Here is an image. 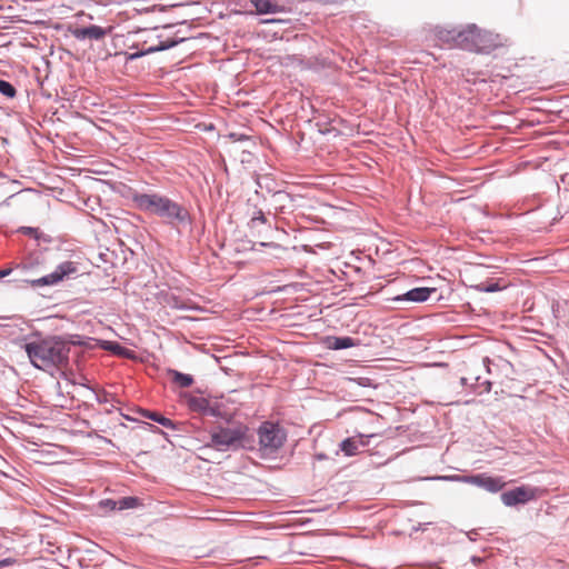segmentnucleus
<instances>
[{
	"instance_id": "1",
	"label": "nucleus",
	"mask_w": 569,
	"mask_h": 569,
	"mask_svg": "<svg viewBox=\"0 0 569 569\" xmlns=\"http://www.w3.org/2000/svg\"><path fill=\"white\" fill-rule=\"evenodd\" d=\"M23 349L32 366L43 371L52 372L69 363L71 348L60 337L31 338L24 342Z\"/></svg>"
},
{
	"instance_id": "2",
	"label": "nucleus",
	"mask_w": 569,
	"mask_h": 569,
	"mask_svg": "<svg viewBox=\"0 0 569 569\" xmlns=\"http://www.w3.org/2000/svg\"><path fill=\"white\" fill-rule=\"evenodd\" d=\"M131 200L138 210L161 218L172 228L179 229L191 222V216L184 206L161 193L133 192Z\"/></svg>"
},
{
	"instance_id": "3",
	"label": "nucleus",
	"mask_w": 569,
	"mask_h": 569,
	"mask_svg": "<svg viewBox=\"0 0 569 569\" xmlns=\"http://www.w3.org/2000/svg\"><path fill=\"white\" fill-rule=\"evenodd\" d=\"M249 429L247 426L217 427L210 432L211 446L219 451L243 448Z\"/></svg>"
},
{
	"instance_id": "4",
	"label": "nucleus",
	"mask_w": 569,
	"mask_h": 569,
	"mask_svg": "<svg viewBox=\"0 0 569 569\" xmlns=\"http://www.w3.org/2000/svg\"><path fill=\"white\" fill-rule=\"evenodd\" d=\"M258 437L261 450L273 453L282 447L287 435L278 423L264 421L258 429Z\"/></svg>"
},
{
	"instance_id": "5",
	"label": "nucleus",
	"mask_w": 569,
	"mask_h": 569,
	"mask_svg": "<svg viewBox=\"0 0 569 569\" xmlns=\"http://www.w3.org/2000/svg\"><path fill=\"white\" fill-rule=\"evenodd\" d=\"M158 39L159 41L157 44L148 47L140 48V41L132 43L129 46L128 51L121 52L120 54L124 56L126 61H133L147 54L173 48L186 40L184 38H164L163 36H159Z\"/></svg>"
},
{
	"instance_id": "6",
	"label": "nucleus",
	"mask_w": 569,
	"mask_h": 569,
	"mask_svg": "<svg viewBox=\"0 0 569 569\" xmlns=\"http://www.w3.org/2000/svg\"><path fill=\"white\" fill-rule=\"evenodd\" d=\"M78 271L79 268L77 262L63 261L59 263L52 272L38 279L29 280L28 282L32 288L56 286L63 279L71 278L73 274L78 273Z\"/></svg>"
},
{
	"instance_id": "7",
	"label": "nucleus",
	"mask_w": 569,
	"mask_h": 569,
	"mask_svg": "<svg viewBox=\"0 0 569 569\" xmlns=\"http://www.w3.org/2000/svg\"><path fill=\"white\" fill-rule=\"evenodd\" d=\"M443 479L459 480L466 483H471L477 487L483 488L489 492H498L505 487V481L500 477H490L486 475L476 476H452L443 477Z\"/></svg>"
},
{
	"instance_id": "8",
	"label": "nucleus",
	"mask_w": 569,
	"mask_h": 569,
	"mask_svg": "<svg viewBox=\"0 0 569 569\" xmlns=\"http://www.w3.org/2000/svg\"><path fill=\"white\" fill-rule=\"evenodd\" d=\"M375 435H356L342 440L339 445L340 450L346 457H353L361 453L369 446L370 439Z\"/></svg>"
},
{
	"instance_id": "9",
	"label": "nucleus",
	"mask_w": 569,
	"mask_h": 569,
	"mask_svg": "<svg viewBox=\"0 0 569 569\" xmlns=\"http://www.w3.org/2000/svg\"><path fill=\"white\" fill-rule=\"evenodd\" d=\"M500 498L502 503L507 507L523 505L535 498V490L525 486L516 487L502 492Z\"/></svg>"
},
{
	"instance_id": "10",
	"label": "nucleus",
	"mask_w": 569,
	"mask_h": 569,
	"mask_svg": "<svg viewBox=\"0 0 569 569\" xmlns=\"http://www.w3.org/2000/svg\"><path fill=\"white\" fill-rule=\"evenodd\" d=\"M473 51L489 53L491 50L496 49L500 42L499 37L489 31L480 30L476 26V41H475Z\"/></svg>"
},
{
	"instance_id": "11",
	"label": "nucleus",
	"mask_w": 569,
	"mask_h": 569,
	"mask_svg": "<svg viewBox=\"0 0 569 569\" xmlns=\"http://www.w3.org/2000/svg\"><path fill=\"white\" fill-rule=\"evenodd\" d=\"M107 29L97 24H90L88 27L76 28L74 30H72V36L80 41L87 39L99 41L103 39L107 36Z\"/></svg>"
},
{
	"instance_id": "12",
	"label": "nucleus",
	"mask_w": 569,
	"mask_h": 569,
	"mask_svg": "<svg viewBox=\"0 0 569 569\" xmlns=\"http://www.w3.org/2000/svg\"><path fill=\"white\" fill-rule=\"evenodd\" d=\"M476 41V24H469L466 29H458L456 34V48L473 51Z\"/></svg>"
},
{
	"instance_id": "13",
	"label": "nucleus",
	"mask_w": 569,
	"mask_h": 569,
	"mask_svg": "<svg viewBox=\"0 0 569 569\" xmlns=\"http://www.w3.org/2000/svg\"><path fill=\"white\" fill-rule=\"evenodd\" d=\"M436 292V288L418 287L397 296L395 301L425 302Z\"/></svg>"
},
{
	"instance_id": "14",
	"label": "nucleus",
	"mask_w": 569,
	"mask_h": 569,
	"mask_svg": "<svg viewBox=\"0 0 569 569\" xmlns=\"http://www.w3.org/2000/svg\"><path fill=\"white\" fill-rule=\"evenodd\" d=\"M458 29H445L439 28L436 31V38L440 42L441 47L456 48V34Z\"/></svg>"
},
{
	"instance_id": "15",
	"label": "nucleus",
	"mask_w": 569,
	"mask_h": 569,
	"mask_svg": "<svg viewBox=\"0 0 569 569\" xmlns=\"http://www.w3.org/2000/svg\"><path fill=\"white\" fill-rule=\"evenodd\" d=\"M141 415L152 421H156L158 422L159 425L168 428V429H171V430H178V427L177 425L169 418L164 417L163 415H161L160 412H157V411H151V410H148V409H144L141 411Z\"/></svg>"
},
{
	"instance_id": "16",
	"label": "nucleus",
	"mask_w": 569,
	"mask_h": 569,
	"mask_svg": "<svg viewBox=\"0 0 569 569\" xmlns=\"http://www.w3.org/2000/svg\"><path fill=\"white\" fill-rule=\"evenodd\" d=\"M356 345V340L351 337H331L328 340V346L332 350H343Z\"/></svg>"
},
{
	"instance_id": "17",
	"label": "nucleus",
	"mask_w": 569,
	"mask_h": 569,
	"mask_svg": "<svg viewBox=\"0 0 569 569\" xmlns=\"http://www.w3.org/2000/svg\"><path fill=\"white\" fill-rule=\"evenodd\" d=\"M168 373L172 378V382L180 388H189L193 383V377L191 375L174 369H170Z\"/></svg>"
},
{
	"instance_id": "18",
	"label": "nucleus",
	"mask_w": 569,
	"mask_h": 569,
	"mask_svg": "<svg viewBox=\"0 0 569 569\" xmlns=\"http://www.w3.org/2000/svg\"><path fill=\"white\" fill-rule=\"evenodd\" d=\"M254 8L260 14L279 12V6L271 0H254Z\"/></svg>"
},
{
	"instance_id": "19",
	"label": "nucleus",
	"mask_w": 569,
	"mask_h": 569,
	"mask_svg": "<svg viewBox=\"0 0 569 569\" xmlns=\"http://www.w3.org/2000/svg\"><path fill=\"white\" fill-rule=\"evenodd\" d=\"M189 407L199 412H208L210 410V403L206 398L202 397H191L188 401Z\"/></svg>"
},
{
	"instance_id": "20",
	"label": "nucleus",
	"mask_w": 569,
	"mask_h": 569,
	"mask_svg": "<svg viewBox=\"0 0 569 569\" xmlns=\"http://www.w3.org/2000/svg\"><path fill=\"white\" fill-rule=\"evenodd\" d=\"M0 93L7 98H14L17 90L10 82L0 80Z\"/></svg>"
},
{
	"instance_id": "21",
	"label": "nucleus",
	"mask_w": 569,
	"mask_h": 569,
	"mask_svg": "<svg viewBox=\"0 0 569 569\" xmlns=\"http://www.w3.org/2000/svg\"><path fill=\"white\" fill-rule=\"evenodd\" d=\"M267 218L261 209L254 211L252 218L250 219L249 226L250 228H254L257 223H266Z\"/></svg>"
},
{
	"instance_id": "22",
	"label": "nucleus",
	"mask_w": 569,
	"mask_h": 569,
	"mask_svg": "<svg viewBox=\"0 0 569 569\" xmlns=\"http://www.w3.org/2000/svg\"><path fill=\"white\" fill-rule=\"evenodd\" d=\"M136 502H137V498H132V497H127V498H122L119 503V509L122 510V509H127V508H132L136 506Z\"/></svg>"
},
{
	"instance_id": "23",
	"label": "nucleus",
	"mask_w": 569,
	"mask_h": 569,
	"mask_svg": "<svg viewBox=\"0 0 569 569\" xmlns=\"http://www.w3.org/2000/svg\"><path fill=\"white\" fill-rule=\"evenodd\" d=\"M159 36L160 34L153 36L150 33L144 39H142L140 42H142L143 46L147 43H150V46L157 44L159 41V39H158Z\"/></svg>"
},
{
	"instance_id": "24",
	"label": "nucleus",
	"mask_w": 569,
	"mask_h": 569,
	"mask_svg": "<svg viewBox=\"0 0 569 569\" xmlns=\"http://www.w3.org/2000/svg\"><path fill=\"white\" fill-rule=\"evenodd\" d=\"M228 138L231 139L232 141H244L248 139V136H246L243 133H238V132H230L228 134Z\"/></svg>"
},
{
	"instance_id": "25",
	"label": "nucleus",
	"mask_w": 569,
	"mask_h": 569,
	"mask_svg": "<svg viewBox=\"0 0 569 569\" xmlns=\"http://www.w3.org/2000/svg\"><path fill=\"white\" fill-rule=\"evenodd\" d=\"M479 290L485 291V292H496V291L500 290V287L498 283H492L488 287H479Z\"/></svg>"
},
{
	"instance_id": "26",
	"label": "nucleus",
	"mask_w": 569,
	"mask_h": 569,
	"mask_svg": "<svg viewBox=\"0 0 569 569\" xmlns=\"http://www.w3.org/2000/svg\"><path fill=\"white\" fill-rule=\"evenodd\" d=\"M13 563H16V559L14 558H4V559L0 560V567L1 568L11 566Z\"/></svg>"
},
{
	"instance_id": "27",
	"label": "nucleus",
	"mask_w": 569,
	"mask_h": 569,
	"mask_svg": "<svg viewBox=\"0 0 569 569\" xmlns=\"http://www.w3.org/2000/svg\"><path fill=\"white\" fill-rule=\"evenodd\" d=\"M111 350L116 351L119 355H124L128 350L118 343L114 345V347L111 348Z\"/></svg>"
},
{
	"instance_id": "28",
	"label": "nucleus",
	"mask_w": 569,
	"mask_h": 569,
	"mask_svg": "<svg viewBox=\"0 0 569 569\" xmlns=\"http://www.w3.org/2000/svg\"><path fill=\"white\" fill-rule=\"evenodd\" d=\"M482 385L485 386L483 391L489 392L491 390V382L490 381H485Z\"/></svg>"
},
{
	"instance_id": "29",
	"label": "nucleus",
	"mask_w": 569,
	"mask_h": 569,
	"mask_svg": "<svg viewBox=\"0 0 569 569\" xmlns=\"http://www.w3.org/2000/svg\"><path fill=\"white\" fill-rule=\"evenodd\" d=\"M10 272H11V270H10V269L0 270V279L4 278V277H6V276H8Z\"/></svg>"
},
{
	"instance_id": "30",
	"label": "nucleus",
	"mask_w": 569,
	"mask_h": 569,
	"mask_svg": "<svg viewBox=\"0 0 569 569\" xmlns=\"http://www.w3.org/2000/svg\"><path fill=\"white\" fill-rule=\"evenodd\" d=\"M260 246L261 247H277V244L273 242H260Z\"/></svg>"
},
{
	"instance_id": "31",
	"label": "nucleus",
	"mask_w": 569,
	"mask_h": 569,
	"mask_svg": "<svg viewBox=\"0 0 569 569\" xmlns=\"http://www.w3.org/2000/svg\"><path fill=\"white\" fill-rule=\"evenodd\" d=\"M471 561H472L473 563L478 565V563H480V562L482 561V559H481V558H479V557H477V556H473V557H471Z\"/></svg>"
},
{
	"instance_id": "32",
	"label": "nucleus",
	"mask_w": 569,
	"mask_h": 569,
	"mask_svg": "<svg viewBox=\"0 0 569 569\" xmlns=\"http://www.w3.org/2000/svg\"><path fill=\"white\" fill-rule=\"evenodd\" d=\"M489 363H490L489 358H485L483 359V365L487 367L488 372H490Z\"/></svg>"
},
{
	"instance_id": "33",
	"label": "nucleus",
	"mask_w": 569,
	"mask_h": 569,
	"mask_svg": "<svg viewBox=\"0 0 569 569\" xmlns=\"http://www.w3.org/2000/svg\"><path fill=\"white\" fill-rule=\"evenodd\" d=\"M32 231H33V229H32V228H30V227L23 228V232H24V233H28V234H29V233H31Z\"/></svg>"
},
{
	"instance_id": "34",
	"label": "nucleus",
	"mask_w": 569,
	"mask_h": 569,
	"mask_svg": "<svg viewBox=\"0 0 569 569\" xmlns=\"http://www.w3.org/2000/svg\"><path fill=\"white\" fill-rule=\"evenodd\" d=\"M460 382H461V385H462V386H467V385H468V379H467V378H465V377H462V378L460 379Z\"/></svg>"
},
{
	"instance_id": "35",
	"label": "nucleus",
	"mask_w": 569,
	"mask_h": 569,
	"mask_svg": "<svg viewBox=\"0 0 569 569\" xmlns=\"http://www.w3.org/2000/svg\"><path fill=\"white\" fill-rule=\"evenodd\" d=\"M317 458H318V459H320V460H322V459H325V458H326V456H325V455H322V453H320V455H318V456H317Z\"/></svg>"
},
{
	"instance_id": "36",
	"label": "nucleus",
	"mask_w": 569,
	"mask_h": 569,
	"mask_svg": "<svg viewBox=\"0 0 569 569\" xmlns=\"http://www.w3.org/2000/svg\"><path fill=\"white\" fill-rule=\"evenodd\" d=\"M107 502H108V503H112V508H114V506H116V501L108 500Z\"/></svg>"
}]
</instances>
